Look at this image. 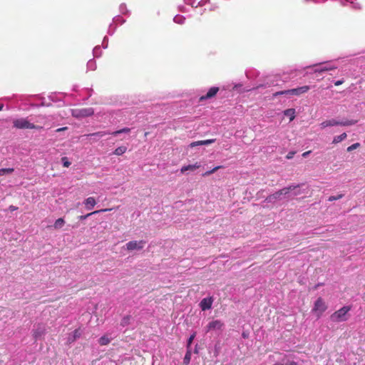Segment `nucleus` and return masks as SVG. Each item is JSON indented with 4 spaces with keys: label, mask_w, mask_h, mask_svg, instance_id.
I'll use <instances>...</instances> for the list:
<instances>
[{
    "label": "nucleus",
    "mask_w": 365,
    "mask_h": 365,
    "mask_svg": "<svg viewBox=\"0 0 365 365\" xmlns=\"http://www.w3.org/2000/svg\"><path fill=\"white\" fill-rule=\"evenodd\" d=\"M83 204H84L87 210H92L94 207V206L96 205V201L94 197H89L84 200Z\"/></svg>",
    "instance_id": "obj_13"
},
{
    "label": "nucleus",
    "mask_w": 365,
    "mask_h": 365,
    "mask_svg": "<svg viewBox=\"0 0 365 365\" xmlns=\"http://www.w3.org/2000/svg\"><path fill=\"white\" fill-rule=\"evenodd\" d=\"M344 196L343 194H339L336 196H330L328 199L329 201L331 202V201H334V200H339L341 198H342Z\"/></svg>",
    "instance_id": "obj_33"
},
{
    "label": "nucleus",
    "mask_w": 365,
    "mask_h": 365,
    "mask_svg": "<svg viewBox=\"0 0 365 365\" xmlns=\"http://www.w3.org/2000/svg\"><path fill=\"white\" fill-rule=\"evenodd\" d=\"M222 168L223 167L222 165L216 166L214 168H212V170H208V171L205 172V173H203L202 176L203 177L209 176V175H212V173H214L215 172H216L217 170H220V168Z\"/></svg>",
    "instance_id": "obj_25"
},
{
    "label": "nucleus",
    "mask_w": 365,
    "mask_h": 365,
    "mask_svg": "<svg viewBox=\"0 0 365 365\" xmlns=\"http://www.w3.org/2000/svg\"><path fill=\"white\" fill-rule=\"evenodd\" d=\"M214 141H215L214 138L208 139L206 140H199V141H196V142H193V143H190V146L191 148H193L197 145H208V144L212 143Z\"/></svg>",
    "instance_id": "obj_16"
},
{
    "label": "nucleus",
    "mask_w": 365,
    "mask_h": 365,
    "mask_svg": "<svg viewBox=\"0 0 365 365\" xmlns=\"http://www.w3.org/2000/svg\"><path fill=\"white\" fill-rule=\"evenodd\" d=\"M9 209L10 211L14 212V211L18 209V207L14 205H10Z\"/></svg>",
    "instance_id": "obj_38"
},
{
    "label": "nucleus",
    "mask_w": 365,
    "mask_h": 365,
    "mask_svg": "<svg viewBox=\"0 0 365 365\" xmlns=\"http://www.w3.org/2000/svg\"><path fill=\"white\" fill-rule=\"evenodd\" d=\"M298 187H299V185H290L289 187H284V188L279 190L277 192H278V193L281 196L282 195H287V194H288L290 191L294 190V189H296Z\"/></svg>",
    "instance_id": "obj_19"
},
{
    "label": "nucleus",
    "mask_w": 365,
    "mask_h": 365,
    "mask_svg": "<svg viewBox=\"0 0 365 365\" xmlns=\"http://www.w3.org/2000/svg\"><path fill=\"white\" fill-rule=\"evenodd\" d=\"M200 166H201V165L199 163H195L193 165H184L181 168L180 172L182 173H185L187 171L193 172L196 169H198L199 168H200Z\"/></svg>",
    "instance_id": "obj_11"
},
{
    "label": "nucleus",
    "mask_w": 365,
    "mask_h": 365,
    "mask_svg": "<svg viewBox=\"0 0 365 365\" xmlns=\"http://www.w3.org/2000/svg\"><path fill=\"white\" fill-rule=\"evenodd\" d=\"M61 161L63 163V165L66 168H68L71 165V162L68 160V158L67 157H63L61 158Z\"/></svg>",
    "instance_id": "obj_32"
},
{
    "label": "nucleus",
    "mask_w": 365,
    "mask_h": 365,
    "mask_svg": "<svg viewBox=\"0 0 365 365\" xmlns=\"http://www.w3.org/2000/svg\"><path fill=\"white\" fill-rule=\"evenodd\" d=\"M110 342V339L106 335L102 336L98 340V343L101 346L108 345Z\"/></svg>",
    "instance_id": "obj_20"
},
{
    "label": "nucleus",
    "mask_w": 365,
    "mask_h": 365,
    "mask_svg": "<svg viewBox=\"0 0 365 365\" xmlns=\"http://www.w3.org/2000/svg\"><path fill=\"white\" fill-rule=\"evenodd\" d=\"M145 242L143 240L140 241H130L126 244V248L129 251L135 250H141L143 248Z\"/></svg>",
    "instance_id": "obj_4"
},
{
    "label": "nucleus",
    "mask_w": 365,
    "mask_h": 365,
    "mask_svg": "<svg viewBox=\"0 0 365 365\" xmlns=\"http://www.w3.org/2000/svg\"><path fill=\"white\" fill-rule=\"evenodd\" d=\"M14 171V168H1L0 169V176L7 174H11Z\"/></svg>",
    "instance_id": "obj_27"
},
{
    "label": "nucleus",
    "mask_w": 365,
    "mask_h": 365,
    "mask_svg": "<svg viewBox=\"0 0 365 365\" xmlns=\"http://www.w3.org/2000/svg\"><path fill=\"white\" fill-rule=\"evenodd\" d=\"M364 365H365V364H364Z\"/></svg>",
    "instance_id": "obj_46"
},
{
    "label": "nucleus",
    "mask_w": 365,
    "mask_h": 365,
    "mask_svg": "<svg viewBox=\"0 0 365 365\" xmlns=\"http://www.w3.org/2000/svg\"><path fill=\"white\" fill-rule=\"evenodd\" d=\"M310 153H311V150H309V151L304 152V153L302 154V156H303L304 158H306V157H307V156L310 154Z\"/></svg>",
    "instance_id": "obj_39"
},
{
    "label": "nucleus",
    "mask_w": 365,
    "mask_h": 365,
    "mask_svg": "<svg viewBox=\"0 0 365 365\" xmlns=\"http://www.w3.org/2000/svg\"><path fill=\"white\" fill-rule=\"evenodd\" d=\"M110 210H112V208H110V209H101L100 210H96V211H93L91 213H88V214H86L85 215H81L78 217L79 220H85L86 219L87 217H88L89 216L92 215H95V214H97V213H99V212H107V211H110Z\"/></svg>",
    "instance_id": "obj_17"
},
{
    "label": "nucleus",
    "mask_w": 365,
    "mask_h": 365,
    "mask_svg": "<svg viewBox=\"0 0 365 365\" xmlns=\"http://www.w3.org/2000/svg\"><path fill=\"white\" fill-rule=\"evenodd\" d=\"M14 127L18 129H41L42 125H35L27 118L16 119L13 122Z\"/></svg>",
    "instance_id": "obj_2"
},
{
    "label": "nucleus",
    "mask_w": 365,
    "mask_h": 365,
    "mask_svg": "<svg viewBox=\"0 0 365 365\" xmlns=\"http://www.w3.org/2000/svg\"><path fill=\"white\" fill-rule=\"evenodd\" d=\"M336 67H334V66H324V67H322L319 70H316L315 71H319L320 73L322 72H324V71H331V70H334V69H336Z\"/></svg>",
    "instance_id": "obj_30"
},
{
    "label": "nucleus",
    "mask_w": 365,
    "mask_h": 365,
    "mask_svg": "<svg viewBox=\"0 0 365 365\" xmlns=\"http://www.w3.org/2000/svg\"><path fill=\"white\" fill-rule=\"evenodd\" d=\"M310 89L309 86H303L295 88L290 89V96H299L307 93Z\"/></svg>",
    "instance_id": "obj_8"
},
{
    "label": "nucleus",
    "mask_w": 365,
    "mask_h": 365,
    "mask_svg": "<svg viewBox=\"0 0 365 365\" xmlns=\"http://www.w3.org/2000/svg\"><path fill=\"white\" fill-rule=\"evenodd\" d=\"M295 154L294 151H290L288 153V154L286 155L287 159H292Z\"/></svg>",
    "instance_id": "obj_36"
},
{
    "label": "nucleus",
    "mask_w": 365,
    "mask_h": 365,
    "mask_svg": "<svg viewBox=\"0 0 365 365\" xmlns=\"http://www.w3.org/2000/svg\"><path fill=\"white\" fill-rule=\"evenodd\" d=\"M282 95H289V96H290V89L284 90V91H277V92H276V93H274L273 94V96L276 97V96H282Z\"/></svg>",
    "instance_id": "obj_29"
},
{
    "label": "nucleus",
    "mask_w": 365,
    "mask_h": 365,
    "mask_svg": "<svg viewBox=\"0 0 365 365\" xmlns=\"http://www.w3.org/2000/svg\"><path fill=\"white\" fill-rule=\"evenodd\" d=\"M327 307L325 304L323 299L322 297H319L314 302V306L312 311L317 314L318 317H320L322 314L327 310Z\"/></svg>",
    "instance_id": "obj_3"
},
{
    "label": "nucleus",
    "mask_w": 365,
    "mask_h": 365,
    "mask_svg": "<svg viewBox=\"0 0 365 365\" xmlns=\"http://www.w3.org/2000/svg\"><path fill=\"white\" fill-rule=\"evenodd\" d=\"M81 336V331L80 329H76L73 331V332L70 334L68 337V341L69 343L74 342L77 339L80 338Z\"/></svg>",
    "instance_id": "obj_14"
},
{
    "label": "nucleus",
    "mask_w": 365,
    "mask_h": 365,
    "mask_svg": "<svg viewBox=\"0 0 365 365\" xmlns=\"http://www.w3.org/2000/svg\"><path fill=\"white\" fill-rule=\"evenodd\" d=\"M93 114L92 108H82L73 110V115L77 118L91 116Z\"/></svg>",
    "instance_id": "obj_5"
},
{
    "label": "nucleus",
    "mask_w": 365,
    "mask_h": 365,
    "mask_svg": "<svg viewBox=\"0 0 365 365\" xmlns=\"http://www.w3.org/2000/svg\"><path fill=\"white\" fill-rule=\"evenodd\" d=\"M299 194H300V192H296V193H295V195H299Z\"/></svg>",
    "instance_id": "obj_44"
},
{
    "label": "nucleus",
    "mask_w": 365,
    "mask_h": 365,
    "mask_svg": "<svg viewBox=\"0 0 365 365\" xmlns=\"http://www.w3.org/2000/svg\"><path fill=\"white\" fill-rule=\"evenodd\" d=\"M222 168L223 167L222 165L216 166L214 168H212V170H208V171L205 172V173H203L202 176L203 177L209 176V175H212V173H214L215 172H216L217 170H220V168Z\"/></svg>",
    "instance_id": "obj_26"
},
{
    "label": "nucleus",
    "mask_w": 365,
    "mask_h": 365,
    "mask_svg": "<svg viewBox=\"0 0 365 365\" xmlns=\"http://www.w3.org/2000/svg\"><path fill=\"white\" fill-rule=\"evenodd\" d=\"M195 337V333H193L188 339L187 340V349H190L191 348V344L192 343V341L194 340Z\"/></svg>",
    "instance_id": "obj_31"
},
{
    "label": "nucleus",
    "mask_w": 365,
    "mask_h": 365,
    "mask_svg": "<svg viewBox=\"0 0 365 365\" xmlns=\"http://www.w3.org/2000/svg\"><path fill=\"white\" fill-rule=\"evenodd\" d=\"M45 328L39 326L36 329L33 330V336L35 340H38L41 339L45 334Z\"/></svg>",
    "instance_id": "obj_12"
},
{
    "label": "nucleus",
    "mask_w": 365,
    "mask_h": 365,
    "mask_svg": "<svg viewBox=\"0 0 365 365\" xmlns=\"http://www.w3.org/2000/svg\"><path fill=\"white\" fill-rule=\"evenodd\" d=\"M3 108V105L2 104H0V110H1Z\"/></svg>",
    "instance_id": "obj_43"
},
{
    "label": "nucleus",
    "mask_w": 365,
    "mask_h": 365,
    "mask_svg": "<svg viewBox=\"0 0 365 365\" xmlns=\"http://www.w3.org/2000/svg\"><path fill=\"white\" fill-rule=\"evenodd\" d=\"M359 146H360V144L359 143H354L347 148V151L351 152V151L358 148Z\"/></svg>",
    "instance_id": "obj_34"
},
{
    "label": "nucleus",
    "mask_w": 365,
    "mask_h": 365,
    "mask_svg": "<svg viewBox=\"0 0 365 365\" xmlns=\"http://www.w3.org/2000/svg\"><path fill=\"white\" fill-rule=\"evenodd\" d=\"M130 131V128H125L114 131L111 134L112 135H119V134L128 135V134H129Z\"/></svg>",
    "instance_id": "obj_24"
},
{
    "label": "nucleus",
    "mask_w": 365,
    "mask_h": 365,
    "mask_svg": "<svg viewBox=\"0 0 365 365\" xmlns=\"http://www.w3.org/2000/svg\"><path fill=\"white\" fill-rule=\"evenodd\" d=\"M223 326L224 324L220 320H213L207 325L206 331L208 332L211 330H220Z\"/></svg>",
    "instance_id": "obj_7"
},
{
    "label": "nucleus",
    "mask_w": 365,
    "mask_h": 365,
    "mask_svg": "<svg viewBox=\"0 0 365 365\" xmlns=\"http://www.w3.org/2000/svg\"><path fill=\"white\" fill-rule=\"evenodd\" d=\"M295 109L289 108L284 111V115L289 118V121H292L295 118Z\"/></svg>",
    "instance_id": "obj_18"
},
{
    "label": "nucleus",
    "mask_w": 365,
    "mask_h": 365,
    "mask_svg": "<svg viewBox=\"0 0 365 365\" xmlns=\"http://www.w3.org/2000/svg\"><path fill=\"white\" fill-rule=\"evenodd\" d=\"M130 316H126V317H123V319L122 320V322H121V324L123 326H125V325L128 324L129 322H130Z\"/></svg>",
    "instance_id": "obj_35"
},
{
    "label": "nucleus",
    "mask_w": 365,
    "mask_h": 365,
    "mask_svg": "<svg viewBox=\"0 0 365 365\" xmlns=\"http://www.w3.org/2000/svg\"><path fill=\"white\" fill-rule=\"evenodd\" d=\"M218 91H219L218 87L214 86V87L210 88L205 95L201 96L199 98V101L202 102L205 100L213 98L214 96H216V94L217 93Z\"/></svg>",
    "instance_id": "obj_9"
},
{
    "label": "nucleus",
    "mask_w": 365,
    "mask_h": 365,
    "mask_svg": "<svg viewBox=\"0 0 365 365\" xmlns=\"http://www.w3.org/2000/svg\"><path fill=\"white\" fill-rule=\"evenodd\" d=\"M339 137H343V138H345L346 137V134L345 133H342L341 135H340Z\"/></svg>",
    "instance_id": "obj_41"
},
{
    "label": "nucleus",
    "mask_w": 365,
    "mask_h": 365,
    "mask_svg": "<svg viewBox=\"0 0 365 365\" xmlns=\"http://www.w3.org/2000/svg\"><path fill=\"white\" fill-rule=\"evenodd\" d=\"M356 122V121H355V120H351V121H347V122H344V123H339V122L336 121V120L332 119V120H326V121L323 122L321 124V125L322 128H326L327 126H333V125H347L355 124Z\"/></svg>",
    "instance_id": "obj_6"
},
{
    "label": "nucleus",
    "mask_w": 365,
    "mask_h": 365,
    "mask_svg": "<svg viewBox=\"0 0 365 365\" xmlns=\"http://www.w3.org/2000/svg\"><path fill=\"white\" fill-rule=\"evenodd\" d=\"M279 197H280V195L278 193V192H276L274 194L269 195L266 198V200L267 202H274L276 200L279 199Z\"/></svg>",
    "instance_id": "obj_21"
},
{
    "label": "nucleus",
    "mask_w": 365,
    "mask_h": 365,
    "mask_svg": "<svg viewBox=\"0 0 365 365\" xmlns=\"http://www.w3.org/2000/svg\"><path fill=\"white\" fill-rule=\"evenodd\" d=\"M274 365H282V364H274Z\"/></svg>",
    "instance_id": "obj_45"
},
{
    "label": "nucleus",
    "mask_w": 365,
    "mask_h": 365,
    "mask_svg": "<svg viewBox=\"0 0 365 365\" xmlns=\"http://www.w3.org/2000/svg\"><path fill=\"white\" fill-rule=\"evenodd\" d=\"M190 359H191V350L187 349V351L185 354V356L184 357V364L187 365L190 361Z\"/></svg>",
    "instance_id": "obj_28"
},
{
    "label": "nucleus",
    "mask_w": 365,
    "mask_h": 365,
    "mask_svg": "<svg viewBox=\"0 0 365 365\" xmlns=\"http://www.w3.org/2000/svg\"><path fill=\"white\" fill-rule=\"evenodd\" d=\"M126 150H127V147L120 146L115 150L113 153L116 155H121L123 153H125L126 152Z\"/></svg>",
    "instance_id": "obj_22"
},
{
    "label": "nucleus",
    "mask_w": 365,
    "mask_h": 365,
    "mask_svg": "<svg viewBox=\"0 0 365 365\" xmlns=\"http://www.w3.org/2000/svg\"><path fill=\"white\" fill-rule=\"evenodd\" d=\"M35 120H34L32 123H34L35 125H42L43 128L46 124L47 118L45 115H38Z\"/></svg>",
    "instance_id": "obj_15"
},
{
    "label": "nucleus",
    "mask_w": 365,
    "mask_h": 365,
    "mask_svg": "<svg viewBox=\"0 0 365 365\" xmlns=\"http://www.w3.org/2000/svg\"><path fill=\"white\" fill-rule=\"evenodd\" d=\"M213 299L212 297L204 298L200 303V307L202 311L210 309L212 307Z\"/></svg>",
    "instance_id": "obj_10"
},
{
    "label": "nucleus",
    "mask_w": 365,
    "mask_h": 365,
    "mask_svg": "<svg viewBox=\"0 0 365 365\" xmlns=\"http://www.w3.org/2000/svg\"><path fill=\"white\" fill-rule=\"evenodd\" d=\"M343 138H339V140H336V138H334L333 143H338L339 141H341V140H342Z\"/></svg>",
    "instance_id": "obj_42"
},
{
    "label": "nucleus",
    "mask_w": 365,
    "mask_h": 365,
    "mask_svg": "<svg viewBox=\"0 0 365 365\" xmlns=\"http://www.w3.org/2000/svg\"><path fill=\"white\" fill-rule=\"evenodd\" d=\"M343 83H344L343 80H339V81H336V82H334V85L336 86H339L341 85Z\"/></svg>",
    "instance_id": "obj_37"
},
{
    "label": "nucleus",
    "mask_w": 365,
    "mask_h": 365,
    "mask_svg": "<svg viewBox=\"0 0 365 365\" xmlns=\"http://www.w3.org/2000/svg\"><path fill=\"white\" fill-rule=\"evenodd\" d=\"M64 223L65 221L63 218H58L56 220L53 227L55 229H60L63 226Z\"/></svg>",
    "instance_id": "obj_23"
},
{
    "label": "nucleus",
    "mask_w": 365,
    "mask_h": 365,
    "mask_svg": "<svg viewBox=\"0 0 365 365\" xmlns=\"http://www.w3.org/2000/svg\"><path fill=\"white\" fill-rule=\"evenodd\" d=\"M66 127L61 128L56 130L57 132L66 130Z\"/></svg>",
    "instance_id": "obj_40"
},
{
    "label": "nucleus",
    "mask_w": 365,
    "mask_h": 365,
    "mask_svg": "<svg viewBox=\"0 0 365 365\" xmlns=\"http://www.w3.org/2000/svg\"><path fill=\"white\" fill-rule=\"evenodd\" d=\"M351 309V306H344L339 310L334 312L330 319L334 322H345L348 319V312Z\"/></svg>",
    "instance_id": "obj_1"
}]
</instances>
